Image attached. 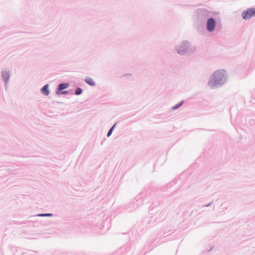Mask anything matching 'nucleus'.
<instances>
[{"instance_id": "1", "label": "nucleus", "mask_w": 255, "mask_h": 255, "mask_svg": "<svg viewBox=\"0 0 255 255\" xmlns=\"http://www.w3.org/2000/svg\"><path fill=\"white\" fill-rule=\"evenodd\" d=\"M225 79V72L224 70H219L215 72L213 74L209 84L214 88L217 85H219Z\"/></svg>"}, {"instance_id": "2", "label": "nucleus", "mask_w": 255, "mask_h": 255, "mask_svg": "<svg viewBox=\"0 0 255 255\" xmlns=\"http://www.w3.org/2000/svg\"><path fill=\"white\" fill-rule=\"evenodd\" d=\"M255 16V7L248 9L242 13V17L245 19H248Z\"/></svg>"}, {"instance_id": "3", "label": "nucleus", "mask_w": 255, "mask_h": 255, "mask_svg": "<svg viewBox=\"0 0 255 255\" xmlns=\"http://www.w3.org/2000/svg\"><path fill=\"white\" fill-rule=\"evenodd\" d=\"M216 22L215 20L212 18H209L207 23V29L209 31H213L215 27Z\"/></svg>"}, {"instance_id": "4", "label": "nucleus", "mask_w": 255, "mask_h": 255, "mask_svg": "<svg viewBox=\"0 0 255 255\" xmlns=\"http://www.w3.org/2000/svg\"><path fill=\"white\" fill-rule=\"evenodd\" d=\"M85 81L88 84H89L90 86H94L95 85V83L93 79L90 77H87L85 79Z\"/></svg>"}, {"instance_id": "5", "label": "nucleus", "mask_w": 255, "mask_h": 255, "mask_svg": "<svg viewBox=\"0 0 255 255\" xmlns=\"http://www.w3.org/2000/svg\"><path fill=\"white\" fill-rule=\"evenodd\" d=\"M42 92L46 96H47L49 94L48 90V85H46L41 89Z\"/></svg>"}, {"instance_id": "6", "label": "nucleus", "mask_w": 255, "mask_h": 255, "mask_svg": "<svg viewBox=\"0 0 255 255\" xmlns=\"http://www.w3.org/2000/svg\"><path fill=\"white\" fill-rule=\"evenodd\" d=\"M68 84L67 83H63L59 85L58 90L59 91H61L63 89H66L68 87Z\"/></svg>"}, {"instance_id": "7", "label": "nucleus", "mask_w": 255, "mask_h": 255, "mask_svg": "<svg viewBox=\"0 0 255 255\" xmlns=\"http://www.w3.org/2000/svg\"><path fill=\"white\" fill-rule=\"evenodd\" d=\"M116 126V124H115L111 128V129L109 130V131H108V133H107V136L109 137L111 135V134H112V131L113 130V129Z\"/></svg>"}, {"instance_id": "8", "label": "nucleus", "mask_w": 255, "mask_h": 255, "mask_svg": "<svg viewBox=\"0 0 255 255\" xmlns=\"http://www.w3.org/2000/svg\"><path fill=\"white\" fill-rule=\"evenodd\" d=\"M82 90L80 88H77L75 91V94L76 95H79L81 93Z\"/></svg>"}, {"instance_id": "9", "label": "nucleus", "mask_w": 255, "mask_h": 255, "mask_svg": "<svg viewBox=\"0 0 255 255\" xmlns=\"http://www.w3.org/2000/svg\"><path fill=\"white\" fill-rule=\"evenodd\" d=\"M183 102H181L180 104L174 106L173 107V109L175 110L177 108H178L180 106H181L182 105Z\"/></svg>"}, {"instance_id": "10", "label": "nucleus", "mask_w": 255, "mask_h": 255, "mask_svg": "<svg viewBox=\"0 0 255 255\" xmlns=\"http://www.w3.org/2000/svg\"><path fill=\"white\" fill-rule=\"evenodd\" d=\"M51 214H40L39 215L40 216H51Z\"/></svg>"}, {"instance_id": "11", "label": "nucleus", "mask_w": 255, "mask_h": 255, "mask_svg": "<svg viewBox=\"0 0 255 255\" xmlns=\"http://www.w3.org/2000/svg\"><path fill=\"white\" fill-rule=\"evenodd\" d=\"M61 93H62V94H65V93H67V92H66V91H63V92H62Z\"/></svg>"}, {"instance_id": "12", "label": "nucleus", "mask_w": 255, "mask_h": 255, "mask_svg": "<svg viewBox=\"0 0 255 255\" xmlns=\"http://www.w3.org/2000/svg\"><path fill=\"white\" fill-rule=\"evenodd\" d=\"M178 53H179V54H183V53H182V52H179V51L178 52Z\"/></svg>"}]
</instances>
